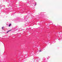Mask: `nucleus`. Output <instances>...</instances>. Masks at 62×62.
I'll return each instance as SVG.
<instances>
[{"label": "nucleus", "mask_w": 62, "mask_h": 62, "mask_svg": "<svg viewBox=\"0 0 62 62\" xmlns=\"http://www.w3.org/2000/svg\"><path fill=\"white\" fill-rule=\"evenodd\" d=\"M11 24H10L9 25V26H11Z\"/></svg>", "instance_id": "f257e3e1"}, {"label": "nucleus", "mask_w": 62, "mask_h": 62, "mask_svg": "<svg viewBox=\"0 0 62 62\" xmlns=\"http://www.w3.org/2000/svg\"><path fill=\"white\" fill-rule=\"evenodd\" d=\"M11 31V30H10L9 31H8V32H9L10 31Z\"/></svg>", "instance_id": "f03ea898"}, {"label": "nucleus", "mask_w": 62, "mask_h": 62, "mask_svg": "<svg viewBox=\"0 0 62 62\" xmlns=\"http://www.w3.org/2000/svg\"><path fill=\"white\" fill-rule=\"evenodd\" d=\"M9 31H8L7 32V33H8V32Z\"/></svg>", "instance_id": "39448f33"}, {"label": "nucleus", "mask_w": 62, "mask_h": 62, "mask_svg": "<svg viewBox=\"0 0 62 62\" xmlns=\"http://www.w3.org/2000/svg\"><path fill=\"white\" fill-rule=\"evenodd\" d=\"M39 52H41V50H39Z\"/></svg>", "instance_id": "20e7f679"}, {"label": "nucleus", "mask_w": 62, "mask_h": 62, "mask_svg": "<svg viewBox=\"0 0 62 62\" xmlns=\"http://www.w3.org/2000/svg\"><path fill=\"white\" fill-rule=\"evenodd\" d=\"M2 29H3V28H4V27H2Z\"/></svg>", "instance_id": "7ed1b4c3"}]
</instances>
